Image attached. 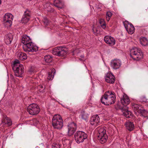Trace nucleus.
Here are the masks:
<instances>
[{"label":"nucleus","instance_id":"nucleus-1","mask_svg":"<svg viewBox=\"0 0 148 148\" xmlns=\"http://www.w3.org/2000/svg\"><path fill=\"white\" fill-rule=\"evenodd\" d=\"M12 69L16 76L21 77L23 76L24 73L23 66L20 64L19 61L18 60H16L14 61Z\"/></svg>","mask_w":148,"mask_h":148},{"label":"nucleus","instance_id":"nucleus-2","mask_svg":"<svg viewBox=\"0 0 148 148\" xmlns=\"http://www.w3.org/2000/svg\"><path fill=\"white\" fill-rule=\"evenodd\" d=\"M52 125L55 129L60 130L63 126V122L61 116L58 114L55 115L52 120Z\"/></svg>","mask_w":148,"mask_h":148},{"label":"nucleus","instance_id":"nucleus-3","mask_svg":"<svg viewBox=\"0 0 148 148\" xmlns=\"http://www.w3.org/2000/svg\"><path fill=\"white\" fill-rule=\"evenodd\" d=\"M130 56L134 60H139L143 58V54L141 51L140 49L137 48L131 50Z\"/></svg>","mask_w":148,"mask_h":148},{"label":"nucleus","instance_id":"nucleus-4","mask_svg":"<svg viewBox=\"0 0 148 148\" xmlns=\"http://www.w3.org/2000/svg\"><path fill=\"white\" fill-rule=\"evenodd\" d=\"M68 51V49L64 47H56L53 49L52 53L55 55L62 57L66 55Z\"/></svg>","mask_w":148,"mask_h":148},{"label":"nucleus","instance_id":"nucleus-5","mask_svg":"<svg viewBox=\"0 0 148 148\" xmlns=\"http://www.w3.org/2000/svg\"><path fill=\"white\" fill-rule=\"evenodd\" d=\"M88 137L86 134L82 131H77L74 134V138L76 142L79 143L83 142Z\"/></svg>","mask_w":148,"mask_h":148},{"label":"nucleus","instance_id":"nucleus-6","mask_svg":"<svg viewBox=\"0 0 148 148\" xmlns=\"http://www.w3.org/2000/svg\"><path fill=\"white\" fill-rule=\"evenodd\" d=\"M27 110L31 115H36L39 112L40 109L37 104L36 103H32L27 107Z\"/></svg>","mask_w":148,"mask_h":148},{"label":"nucleus","instance_id":"nucleus-7","mask_svg":"<svg viewBox=\"0 0 148 148\" xmlns=\"http://www.w3.org/2000/svg\"><path fill=\"white\" fill-rule=\"evenodd\" d=\"M119 92L117 91V93L119 97H120V95L119 93H121L122 96L121 97V104L124 106H126L129 104L130 103V100L129 97L127 95L123 93L122 90L118 91Z\"/></svg>","mask_w":148,"mask_h":148},{"label":"nucleus","instance_id":"nucleus-8","mask_svg":"<svg viewBox=\"0 0 148 148\" xmlns=\"http://www.w3.org/2000/svg\"><path fill=\"white\" fill-rule=\"evenodd\" d=\"M124 27L128 33L130 34H132L135 31V28L133 25L127 21L123 22Z\"/></svg>","mask_w":148,"mask_h":148},{"label":"nucleus","instance_id":"nucleus-9","mask_svg":"<svg viewBox=\"0 0 148 148\" xmlns=\"http://www.w3.org/2000/svg\"><path fill=\"white\" fill-rule=\"evenodd\" d=\"M132 107L135 114L137 112L141 114L140 115H141L144 117H147V116L144 115L143 113L145 112V111L143 110L140 106L136 104L133 103L132 105Z\"/></svg>","mask_w":148,"mask_h":148},{"label":"nucleus","instance_id":"nucleus-10","mask_svg":"<svg viewBox=\"0 0 148 148\" xmlns=\"http://www.w3.org/2000/svg\"><path fill=\"white\" fill-rule=\"evenodd\" d=\"M68 134L69 136L73 134L77 128V125L74 122H72L68 125Z\"/></svg>","mask_w":148,"mask_h":148},{"label":"nucleus","instance_id":"nucleus-11","mask_svg":"<svg viewBox=\"0 0 148 148\" xmlns=\"http://www.w3.org/2000/svg\"><path fill=\"white\" fill-rule=\"evenodd\" d=\"M110 65L111 67L114 69H117L121 66V62L119 59H114L111 60Z\"/></svg>","mask_w":148,"mask_h":148},{"label":"nucleus","instance_id":"nucleus-12","mask_svg":"<svg viewBox=\"0 0 148 148\" xmlns=\"http://www.w3.org/2000/svg\"><path fill=\"white\" fill-rule=\"evenodd\" d=\"M117 106L123 112V115L126 118H130L132 116V112L128 111L126 107L121 106L119 105H117Z\"/></svg>","mask_w":148,"mask_h":148},{"label":"nucleus","instance_id":"nucleus-13","mask_svg":"<svg viewBox=\"0 0 148 148\" xmlns=\"http://www.w3.org/2000/svg\"><path fill=\"white\" fill-rule=\"evenodd\" d=\"M105 78L106 81L109 84L114 83L115 80L114 76L112 73H108L106 74Z\"/></svg>","mask_w":148,"mask_h":148},{"label":"nucleus","instance_id":"nucleus-14","mask_svg":"<svg viewBox=\"0 0 148 148\" xmlns=\"http://www.w3.org/2000/svg\"><path fill=\"white\" fill-rule=\"evenodd\" d=\"M30 13L28 10H26L24 13V16L22 18L21 22L22 23L26 24L29 20L30 18Z\"/></svg>","mask_w":148,"mask_h":148},{"label":"nucleus","instance_id":"nucleus-15","mask_svg":"<svg viewBox=\"0 0 148 148\" xmlns=\"http://www.w3.org/2000/svg\"><path fill=\"white\" fill-rule=\"evenodd\" d=\"M114 96H115L114 92L110 90L106 92L102 96L101 99V101H103L104 99H107L113 97Z\"/></svg>","mask_w":148,"mask_h":148},{"label":"nucleus","instance_id":"nucleus-16","mask_svg":"<svg viewBox=\"0 0 148 148\" xmlns=\"http://www.w3.org/2000/svg\"><path fill=\"white\" fill-rule=\"evenodd\" d=\"M116 101V96H114L113 97L101 101V103L105 105L109 106L113 104Z\"/></svg>","mask_w":148,"mask_h":148},{"label":"nucleus","instance_id":"nucleus-17","mask_svg":"<svg viewBox=\"0 0 148 148\" xmlns=\"http://www.w3.org/2000/svg\"><path fill=\"white\" fill-rule=\"evenodd\" d=\"M99 120L100 119L98 115H94L91 118L90 124L92 125H98L99 124Z\"/></svg>","mask_w":148,"mask_h":148},{"label":"nucleus","instance_id":"nucleus-18","mask_svg":"<svg viewBox=\"0 0 148 148\" xmlns=\"http://www.w3.org/2000/svg\"><path fill=\"white\" fill-rule=\"evenodd\" d=\"M105 42L107 44L111 45H114L115 43V40L114 38L109 36H106L104 38Z\"/></svg>","mask_w":148,"mask_h":148},{"label":"nucleus","instance_id":"nucleus-19","mask_svg":"<svg viewBox=\"0 0 148 148\" xmlns=\"http://www.w3.org/2000/svg\"><path fill=\"white\" fill-rule=\"evenodd\" d=\"M125 125L126 129L130 131H132L134 129V125L133 122L128 121L125 123Z\"/></svg>","mask_w":148,"mask_h":148},{"label":"nucleus","instance_id":"nucleus-20","mask_svg":"<svg viewBox=\"0 0 148 148\" xmlns=\"http://www.w3.org/2000/svg\"><path fill=\"white\" fill-rule=\"evenodd\" d=\"M31 41L29 37L26 35H24L21 39V42L24 45H27L29 42H30Z\"/></svg>","mask_w":148,"mask_h":148},{"label":"nucleus","instance_id":"nucleus-21","mask_svg":"<svg viewBox=\"0 0 148 148\" xmlns=\"http://www.w3.org/2000/svg\"><path fill=\"white\" fill-rule=\"evenodd\" d=\"M54 5L58 8L61 9L64 5V4L61 0H54Z\"/></svg>","mask_w":148,"mask_h":148},{"label":"nucleus","instance_id":"nucleus-22","mask_svg":"<svg viewBox=\"0 0 148 148\" xmlns=\"http://www.w3.org/2000/svg\"><path fill=\"white\" fill-rule=\"evenodd\" d=\"M34 45V44L31 41L30 42H29L27 45H23V47L24 51L26 52H28L29 50H30L31 47H33V45Z\"/></svg>","mask_w":148,"mask_h":148},{"label":"nucleus","instance_id":"nucleus-23","mask_svg":"<svg viewBox=\"0 0 148 148\" xmlns=\"http://www.w3.org/2000/svg\"><path fill=\"white\" fill-rule=\"evenodd\" d=\"M45 11L48 12L52 13L54 12V10L50 6L49 3H46L44 5Z\"/></svg>","mask_w":148,"mask_h":148},{"label":"nucleus","instance_id":"nucleus-24","mask_svg":"<svg viewBox=\"0 0 148 148\" xmlns=\"http://www.w3.org/2000/svg\"><path fill=\"white\" fill-rule=\"evenodd\" d=\"M106 134V130L103 127H100L98 129V136L101 137L102 136L105 135Z\"/></svg>","mask_w":148,"mask_h":148},{"label":"nucleus","instance_id":"nucleus-25","mask_svg":"<svg viewBox=\"0 0 148 148\" xmlns=\"http://www.w3.org/2000/svg\"><path fill=\"white\" fill-rule=\"evenodd\" d=\"M98 139L100 140V142L101 144H103L106 142L108 139V136L107 134L103 135L101 137L98 136Z\"/></svg>","mask_w":148,"mask_h":148},{"label":"nucleus","instance_id":"nucleus-26","mask_svg":"<svg viewBox=\"0 0 148 148\" xmlns=\"http://www.w3.org/2000/svg\"><path fill=\"white\" fill-rule=\"evenodd\" d=\"M18 56L19 59L21 60H25L27 58V55L24 53H19L18 55Z\"/></svg>","mask_w":148,"mask_h":148},{"label":"nucleus","instance_id":"nucleus-27","mask_svg":"<svg viewBox=\"0 0 148 148\" xmlns=\"http://www.w3.org/2000/svg\"><path fill=\"white\" fill-rule=\"evenodd\" d=\"M140 41L141 44L143 46H145L148 45V40L145 38L144 37L141 39Z\"/></svg>","mask_w":148,"mask_h":148},{"label":"nucleus","instance_id":"nucleus-28","mask_svg":"<svg viewBox=\"0 0 148 148\" xmlns=\"http://www.w3.org/2000/svg\"><path fill=\"white\" fill-rule=\"evenodd\" d=\"M44 59L45 62L48 63L51 62L52 60V58L51 56L49 55L45 56Z\"/></svg>","mask_w":148,"mask_h":148},{"label":"nucleus","instance_id":"nucleus-29","mask_svg":"<svg viewBox=\"0 0 148 148\" xmlns=\"http://www.w3.org/2000/svg\"><path fill=\"white\" fill-rule=\"evenodd\" d=\"M30 48V50H29L28 52H34L37 51L38 50V47L35 45H33V47H31Z\"/></svg>","mask_w":148,"mask_h":148},{"label":"nucleus","instance_id":"nucleus-30","mask_svg":"<svg viewBox=\"0 0 148 148\" xmlns=\"http://www.w3.org/2000/svg\"><path fill=\"white\" fill-rule=\"evenodd\" d=\"M9 13L6 14L3 18V21L5 23H9Z\"/></svg>","mask_w":148,"mask_h":148},{"label":"nucleus","instance_id":"nucleus-31","mask_svg":"<svg viewBox=\"0 0 148 148\" xmlns=\"http://www.w3.org/2000/svg\"><path fill=\"white\" fill-rule=\"evenodd\" d=\"M54 69H52L51 71H52L51 72H49L48 73L47 79L49 80H51L53 79L54 75L52 74V72H53Z\"/></svg>","mask_w":148,"mask_h":148},{"label":"nucleus","instance_id":"nucleus-32","mask_svg":"<svg viewBox=\"0 0 148 148\" xmlns=\"http://www.w3.org/2000/svg\"><path fill=\"white\" fill-rule=\"evenodd\" d=\"M112 15V13L110 11H108L106 13V17L107 20L108 21Z\"/></svg>","mask_w":148,"mask_h":148},{"label":"nucleus","instance_id":"nucleus-33","mask_svg":"<svg viewBox=\"0 0 148 148\" xmlns=\"http://www.w3.org/2000/svg\"><path fill=\"white\" fill-rule=\"evenodd\" d=\"M45 86L42 85H40L38 86V88L40 92H45Z\"/></svg>","mask_w":148,"mask_h":148},{"label":"nucleus","instance_id":"nucleus-34","mask_svg":"<svg viewBox=\"0 0 148 148\" xmlns=\"http://www.w3.org/2000/svg\"><path fill=\"white\" fill-rule=\"evenodd\" d=\"M4 40L5 43L8 45L9 44V35L8 34H7L5 36Z\"/></svg>","mask_w":148,"mask_h":148},{"label":"nucleus","instance_id":"nucleus-35","mask_svg":"<svg viewBox=\"0 0 148 148\" xmlns=\"http://www.w3.org/2000/svg\"><path fill=\"white\" fill-rule=\"evenodd\" d=\"M81 117L85 121H86L88 119V115L84 112L82 113Z\"/></svg>","mask_w":148,"mask_h":148},{"label":"nucleus","instance_id":"nucleus-36","mask_svg":"<svg viewBox=\"0 0 148 148\" xmlns=\"http://www.w3.org/2000/svg\"><path fill=\"white\" fill-rule=\"evenodd\" d=\"M3 122L5 123V124H7L9 126V118L8 117L6 116L5 117L4 119L3 120Z\"/></svg>","mask_w":148,"mask_h":148},{"label":"nucleus","instance_id":"nucleus-37","mask_svg":"<svg viewBox=\"0 0 148 148\" xmlns=\"http://www.w3.org/2000/svg\"><path fill=\"white\" fill-rule=\"evenodd\" d=\"M33 123L35 125H37L39 123V120L36 118L32 120Z\"/></svg>","mask_w":148,"mask_h":148},{"label":"nucleus","instance_id":"nucleus-38","mask_svg":"<svg viewBox=\"0 0 148 148\" xmlns=\"http://www.w3.org/2000/svg\"><path fill=\"white\" fill-rule=\"evenodd\" d=\"M43 22L44 24L46 25H47L49 23V20L47 17H45L44 18Z\"/></svg>","mask_w":148,"mask_h":148},{"label":"nucleus","instance_id":"nucleus-39","mask_svg":"<svg viewBox=\"0 0 148 148\" xmlns=\"http://www.w3.org/2000/svg\"><path fill=\"white\" fill-rule=\"evenodd\" d=\"M147 99L145 97H142L140 98V100L141 102H146L147 101Z\"/></svg>","mask_w":148,"mask_h":148},{"label":"nucleus","instance_id":"nucleus-40","mask_svg":"<svg viewBox=\"0 0 148 148\" xmlns=\"http://www.w3.org/2000/svg\"><path fill=\"white\" fill-rule=\"evenodd\" d=\"M92 31L93 32V33L95 35H96L97 34L99 33L97 29L96 28H93L92 29Z\"/></svg>","mask_w":148,"mask_h":148},{"label":"nucleus","instance_id":"nucleus-41","mask_svg":"<svg viewBox=\"0 0 148 148\" xmlns=\"http://www.w3.org/2000/svg\"><path fill=\"white\" fill-rule=\"evenodd\" d=\"M99 23L101 25H102V24L104 23L105 22L103 19L102 18L99 19Z\"/></svg>","mask_w":148,"mask_h":148},{"label":"nucleus","instance_id":"nucleus-42","mask_svg":"<svg viewBox=\"0 0 148 148\" xmlns=\"http://www.w3.org/2000/svg\"><path fill=\"white\" fill-rule=\"evenodd\" d=\"M60 147L59 145L57 144H55L53 145L52 148H60Z\"/></svg>","mask_w":148,"mask_h":148},{"label":"nucleus","instance_id":"nucleus-43","mask_svg":"<svg viewBox=\"0 0 148 148\" xmlns=\"http://www.w3.org/2000/svg\"><path fill=\"white\" fill-rule=\"evenodd\" d=\"M101 27L103 29H105L106 28V24L105 23H104L102 24V25H100Z\"/></svg>","mask_w":148,"mask_h":148},{"label":"nucleus","instance_id":"nucleus-44","mask_svg":"<svg viewBox=\"0 0 148 148\" xmlns=\"http://www.w3.org/2000/svg\"><path fill=\"white\" fill-rule=\"evenodd\" d=\"M13 39V36L12 35L11 36L10 35V44L11 43V42Z\"/></svg>","mask_w":148,"mask_h":148},{"label":"nucleus","instance_id":"nucleus-45","mask_svg":"<svg viewBox=\"0 0 148 148\" xmlns=\"http://www.w3.org/2000/svg\"><path fill=\"white\" fill-rule=\"evenodd\" d=\"M14 16L13 15L10 13V18L12 21L13 20Z\"/></svg>","mask_w":148,"mask_h":148},{"label":"nucleus","instance_id":"nucleus-46","mask_svg":"<svg viewBox=\"0 0 148 148\" xmlns=\"http://www.w3.org/2000/svg\"><path fill=\"white\" fill-rule=\"evenodd\" d=\"M10 78H11L12 79H14V77L12 75L10 74Z\"/></svg>","mask_w":148,"mask_h":148},{"label":"nucleus","instance_id":"nucleus-47","mask_svg":"<svg viewBox=\"0 0 148 148\" xmlns=\"http://www.w3.org/2000/svg\"><path fill=\"white\" fill-rule=\"evenodd\" d=\"M12 124V121H11V120H10V125H11Z\"/></svg>","mask_w":148,"mask_h":148},{"label":"nucleus","instance_id":"nucleus-48","mask_svg":"<svg viewBox=\"0 0 148 148\" xmlns=\"http://www.w3.org/2000/svg\"><path fill=\"white\" fill-rule=\"evenodd\" d=\"M84 55H82L81 56H80V57H82V58H83L84 57Z\"/></svg>","mask_w":148,"mask_h":148},{"label":"nucleus","instance_id":"nucleus-49","mask_svg":"<svg viewBox=\"0 0 148 148\" xmlns=\"http://www.w3.org/2000/svg\"><path fill=\"white\" fill-rule=\"evenodd\" d=\"M1 0H0V4H1Z\"/></svg>","mask_w":148,"mask_h":148},{"label":"nucleus","instance_id":"nucleus-50","mask_svg":"<svg viewBox=\"0 0 148 148\" xmlns=\"http://www.w3.org/2000/svg\"><path fill=\"white\" fill-rule=\"evenodd\" d=\"M10 21H11V23L12 22H11V20H10Z\"/></svg>","mask_w":148,"mask_h":148},{"label":"nucleus","instance_id":"nucleus-51","mask_svg":"<svg viewBox=\"0 0 148 148\" xmlns=\"http://www.w3.org/2000/svg\"><path fill=\"white\" fill-rule=\"evenodd\" d=\"M11 24H10V26H11Z\"/></svg>","mask_w":148,"mask_h":148}]
</instances>
